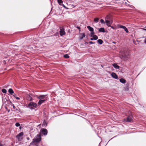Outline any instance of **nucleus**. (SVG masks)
I'll list each match as a JSON object with an SVG mask.
<instances>
[{"label": "nucleus", "instance_id": "f257e3e1", "mask_svg": "<svg viewBox=\"0 0 146 146\" xmlns=\"http://www.w3.org/2000/svg\"><path fill=\"white\" fill-rule=\"evenodd\" d=\"M41 140V137L40 135H37L30 143V145H33L34 143H39Z\"/></svg>", "mask_w": 146, "mask_h": 146}, {"label": "nucleus", "instance_id": "f03ea898", "mask_svg": "<svg viewBox=\"0 0 146 146\" xmlns=\"http://www.w3.org/2000/svg\"><path fill=\"white\" fill-rule=\"evenodd\" d=\"M36 97L37 98L40 99H46L47 100L48 97L47 95H41L39 96L36 95Z\"/></svg>", "mask_w": 146, "mask_h": 146}, {"label": "nucleus", "instance_id": "7ed1b4c3", "mask_svg": "<svg viewBox=\"0 0 146 146\" xmlns=\"http://www.w3.org/2000/svg\"><path fill=\"white\" fill-rule=\"evenodd\" d=\"M28 108L32 109H33V108L30 107H33L35 108H36L37 106V104L36 103L33 102H30L28 105Z\"/></svg>", "mask_w": 146, "mask_h": 146}, {"label": "nucleus", "instance_id": "20e7f679", "mask_svg": "<svg viewBox=\"0 0 146 146\" xmlns=\"http://www.w3.org/2000/svg\"><path fill=\"white\" fill-rule=\"evenodd\" d=\"M23 134V133L21 132L17 135L16 137L19 141H21L22 139Z\"/></svg>", "mask_w": 146, "mask_h": 146}, {"label": "nucleus", "instance_id": "39448f33", "mask_svg": "<svg viewBox=\"0 0 146 146\" xmlns=\"http://www.w3.org/2000/svg\"><path fill=\"white\" fill-rule=\"evenodd\" d=\"M125 121L127 122H130L132 121V116L131 115L128 116L126 118H125L124 119Z\"/></svg>", "mask_w": 146, "mask_h": 146}, {"label": "nucleus", "instance_id": "423d86ee", "mask_svg": "<svg viewBox=\"0 0 146 146\" xmlns=\"http://www.w3.org/2000/svg\"><path fill=\"white\" fill-rule=\"evenodd\" d=\"M60 34L61 36H62L65 34V32L64 31V29L63 27H60Z\"/></svg>", "mask_w": 146, "mask_h": 146}, {"label": "nucleus", "instance_id": "0eeeda50", "mask_svg": "<svg viewBox=\"0 0 146 146\" xmlns=\"http://www.w3.org/2000/svg\"><path fill=\"white\" fill-rule=\"evenodd\" d=\"M129 56L130 54L129 53L127 54L124 53L122 55V57L124 58L125 60H128L129 58Z\"/></svg>", "mask_w": 146, "mask_h": 146}, {"label": "nucleus", "instance_id": "6e6552de", "mask_svg": "<svg viewBox=\"0 0 146 146\" xmlns=\"http://www.w3.org/2000/svg\"><path fill=\"white\" fill-rule=\"evenodd\" d=\"M106 25L108 26H111V25L113 23V21L111 20H105Z\"/></svg>", "mask_w": 146, "mask_h": 146}, {"label": "nucleus", "instance_id": "1a4fd4ad", "mask_svg": "<svg viewBox=\"0 0 146 146\" xmlns=\"http://www.w3.org/2000/svg\"><path fill=\"white\" fill-rule=\"evenodd\" d=\"M40 131H41L42 134L44 135H46L48 133L47 129L44 128H42L40 130Z\"/></svg>", "mask_w": 146, "mask_h": 146}, {"label": "nucleus", "instance_id": "9d476101", "mask_svg": "<svg viewBox=\"0 0 146 146\" xmlns=\"http://www.w3.org/2000/svg\"><path fill=\"white\" fill-rule=\"evenodd\" d=\"M46 100V99H40L38 103V105H40L44 103Z\"/></svg>", "mask_w": 146, "mask_h": 146}, {"label": "nucleus", "instance_id": "9b49d317", "mask_svg": "<svg viewBox=\"0 0 146 146\" xmlns=\"http://www.w3.org/2000/svg\"><path fill=\"white\" fill-rule=\"evenodd\" d=\"M112 77L115 79H118V76L114 72H112L111 74Z\"/></svg>", "mask_w": 146, "mask_h": 146}, {"label": "nucleus", "instance_id": "f8f14e48", "mask_svg": "<svg viewBox=\"0 0 146 146\" xmlns=\"http://www.w3.org/2000/svg\"><path fill=\"white\" fill-rule=\"evenodd\" d=\"M85 33H81L80 34V35L79 36L80 39V40H82L83 38L85 37Z\"/></svg>", "mask_w": 146, "mask_h": 146}, {"label": "nucleus", "instance_id": "ddd939ff", "mask_svg": "<svg viewBox=\"0 0 146 146\" xmlns=\"http://www.w3.org/2000/svg\"><path fill=\"white\" fill-rule=\"evenodd\" d=\"M120 82L124 84L126 82V81L123 78H121L119 79Z\"/></svg>", "mask_w": 146, "mask_h": 146}, {"label": "nucleus", "instance_id": "4468645a", "mask_svg": "<svg viewBox=\"0 0 146 146\" xmlns=\"http://www.w3.org/2000/svg\"><path fill=\"white\" fill-rule=\"evenodd\" d=\"M87 28L91 32L94 31L93 28L90 27V26H87Z\"/></svg>", "mask_w": 146, "mask_h": 146}, {"label": "nucleus", "instance_id": "2eb2a0df", "mask_svg": "<svg viewBox=\"0 0 146 146\" xmlns=\"http://www.w3.org/2000/svg\"><path fill=\"white\" fill-rule=\"evenodd\" d=\"M99 31L100 32H105V31L104 28H101L99 29Z\"/></svg>", "mask_w": 146, "mask_h": 146}, {"label": "nucleus", "instance_id": "dca6fc26", "mask_svg": "<svg viewBox=\"0 0 146 146\" xmlns=\"http://www.w3.org/2000/svg\"><path fill=\"white\" fill-rule=\"evenodd\" d=\"M113 66L116 69H119V66L117 65V64L114 63L113 64Z\"/></svg>", "mask_w": 146, "mask_h": 146}, {"label": "nucleus", "instance_id": "f3484780", "mask_svg": "<svg viewBox=\"0 0 146 146\" xmlns=\"http://www.w3.org/2000/svg\"><path fill=\"white\" fill-rule=\"evenodd\" d=\"M8 92L11 94H12L14 93V91L11 88H10L8 90Z\"/></svg>", "mask_w": 146, "mask_h": 146}, {"label": "nucleus", "instance_id": "a211bd4d", "mask_svg": "<svg viewBox=\"0 0 146 146\" xmlns=\"http://www.w3.org/2000/svg\"><path fill=\"white\" fill-rule=\"evenodd\" d=\"M97 42L100 44H102L103 42L102 40L100 39L98 40H97Z\"/></svg>", "mask_w": 146, "mask_h": 146}, {"label": "nucleus", "instance_id": "6ab92c4d", "mask_svg": "<svg viewBox=\"0 0 146 146\" xmlns=\"http://www.w3.org/2000/svg\"><path fill=\"white\" fill-rule=\"evenodd\" d=\"M111 20L110 18V16H109L108 15H107L105 18V20Z\"/></svg>", "mask_w": 146, "mask_h": 146}, {"label": "nucleus", "instance_id": "aec40b11", "mask_svg": "<svg viewBox=\"0 0 146 146\" xmlns=\"http://www.w3.org/2000/svg\"><path fill=\"white\" fill-rule=\"evenodd\" d=\"M92 37L93 38H94V40H96L98 38V36L96 35H95L92 36Z\"/></svg>", "mask_w": 146, "mask_h": 146}, {"label": "nucleus", "instance_id": "412c9836", "mask_svg": "<svg viewBox=\"0 0 146 146\" xmlns=\"http://www.w3.org/2000/svg\"><path fill=\"white\" fill-rule=\"evenodd\" d=\"M57 1L58 4L60 5H61V4L63 3V1L62 0H58Z\"/></svg>", "mask_w": 146, "mask_h": 146}, {"label": "nucleus", "instance_id": "4be33fe9", "mask_svg": "<svg viewBox=\"0 0 146 146\" xmlns=\"http://www.w3.org/2000/svg\"><path fill=\"white\" fill-rule=\"evenodd\" d=\"M27 96H28L27 100H30V101L32 99V98L29 95H28Z\"/></svg>", "mask_w": 146, "mask_h": 146}, {"label": "nucleus", "instance_id": "5701e85b", "mask_svg": "<svg viewBox=\"0 0 146 146\" xmlns=\"http://www.w3.org/2000/svg\"><path fill=\"white\" fill-rule=\"evenodd\" d=\"M99 20V19L98 18H95L94 19V21L96 23H98V21Z\"/></svg>", "mask_w": 146, "mask_h": 146}, {"label": "nucleus", "instance_id": "b1692460", "mask_svg": "<svg viewBox=\"0 0 146 146\" xmlns=\"http://www.w3.org/2000/svg\"><path fill=\"white\" fill-rule=\"evenodd\" d=\"M64 56L65 58H68L69 57V56L68 54H66L64 55Z\"/></svg>", "mask_w": 146, "mask_h": 146}, {"label": "nucleus", "instance_id": "393cba45", "mask_svg": "<svg viewBox=\"0 0 146 146\" xmlns=\"http://www.w3.org/2000/svg\"><path fill=\"white\" fill-rule=\"evenodd\" d=\"M2 91L3 93H6L7 92V90L5 89H3L2 90Z\"/></svg>", "mask_w": 146, "mask_h": 146}, {"label": "nucleus", "instance_id": "a878e982", "mask_svg": "<svg viewBox=\"0 0 146 146\" xmlns=\"http://www.w3.org/2000/svg\"><path fill=\"white\" fill-rule=\"evenodd\" d=\"M94 31H91V32L90 33L91 36H92L94 35Z\"/></svg>", "mask_w": 146, "mask_h": 146}, {"label": "nucleus", "instance_id": "bb28decb", "mask_svg": "<svg viewBox=\"0 0 146 146\" xmlns=\"http://www.w3.org/2000/svg\"><path fill=\"white\" fill-rule=\"evenodd\" d=\"M124 29L126 33H128V32H129L128 30L126 27Z\"/></svg>", "mask_w": 146, "mask_h": 146}, {"label": "nucleus", "instance_id": "cd10ccee", "mask_svg": "<svg viewBox=\"0 0 146 146\" xmlns=\"http://www.w3.org/2000/svg\"><path fill=\"white\" fill-rule=\"evenodd\" d=\"M125 26H123V25H121L119 26V27L120 28H122V29H124L125 28Z\"/></svg>", "mask_w": 146, "mask_h": 146}, {"label": "nucleus", "instance_id": "c85d7f7f", "mask_svg": "<svg viewBox=\"0 0 146 146\" xmlns=\"http://www.w3.org/2000/svg\"><path fill=\"white\" fill-rule=\"evenodd\" d=\"M125 26H123V25H121L119 26V27L120 28H122V29H124L125 28Z\"/></svg>", "mask_w": 146, "mask_h": 146}, {"label": "nucleus", "instance_id": "c756f323", "mask_svg": "<svg viewBox=\"0 0 146 146\" xmlns=\"http://www.w3.org/2000/svg\"><path fill=\"white\" fill-rule=\"evenodd\" d=\"M15 126L17 127L19 126L20 125V124L19 123H15Z\"/></svg>", "mask_w": 146, "mask_h": 146}, {"label": "nucleus", "instance_id": "7c9ffc66", "mask_svg": "<svg viewBox=\"0 0 146 146\" xmlns=\"http://www.w3.org/2000/svg\"><path fill=\"white\" fill-rule=\"evenodd\" d=\"M100 22L102 24L104 23H105L104 20L102 19L100 20Z\"/></svg>", "mask_w": 146, "mask_h": 146}, {"label": "nucleus", "instance_id": "2f4dec72", "mask_svg": "<svg viewBox=\"0 0 146 146\" xmlns=\"http://www.w3.org/2000/svg\"><path fill=\"white\" fill-rule=\"evenodd\" d=\"M90 44H94L95 43V42H93L92 41H90L89 42Z\"/></svg>", "mask_w": 146, "mask_h": 146}, {"label": "nucleus", "instance_id": "473e14b6", "mask_svg": "<svg viewBox=\"0 0 146 146\" xmlns=\"http://www.w3.org/2000/svg\"><path fill=\"white\" fill-rule=\"evenodd\" d=\"M15 98L17 99V100H20V98L18 97H16V96H15Z\"/></svg>", "mask_w": 146, "mask_h": 146}, {"label": "nucleus", "instance_id": "72a5a7b5", "mask_svg": "<svg viewBox=\"0 0 146 146\" xmlns=\"http://www.w3.org/2000/svg\"><path fill=\"white\" fill-rule=\"evenodd\" d=\"M1 141H0V146H3V145L1 143Z\"/></svg>", "mask_w": 146, "mask_h": 146}, {"label": "nucleus", "instance_id": "f704fd0d", "mask_svg": "<svg viewBox=\"0 0 146 146\" xmlns=\"http://www.w3.org/2000/svg\"><path fill=\"white\" fill-rule=\"evenodd\" d=\"M109 27H111V28L113 29H115V28L113 27L112 26H111H111H109Z\"/></svg>", "mask_w": 146, "mask_h": 146}, {"label": "nucleus", "instance_id": "c9c22d12", "mask_svg": "<svg viewBox=\"0 0 146 146\" xmlns=\"http://www.w3.org/2000/svg\"><path fill=\"white\" fill-rule=\"evenodd\" d=\"M77 29H79V31H80V28L79 27H78V26H77L76 27Z\"/></svg>", "mask_w": 146, "mask_h": 146}, {"label": "nucleus", "instance_id": "e433bc0d", "mask_svg": "<svg viewBox=\"0 0 146 146\" xmlns=\"http://www.w3.org/2000/svg\"><path fill=\"white\" fill-rule=\"evenodd\" d=\"M61 5H62L65 8H66V7L63 4H62Z\"/></svg>", "mask_w": 146, "mask_h": 146}, {"label": "nucleus", "instance_id": "4c0bfd02", "mask_svg": "<svg viewBox=\"0 0 146 146\" xmlns=\"http://www.w3.org/2000/svg\"><path fill=\"white\" fill-rule=\"evenodd\" d=\"M90 40H94V39L93 38V37L92 38H91L90 39Z\"/></svg>", "mask_w": 146, "mask_h": 146}, {"label": "nucleus", "instance_id": "58836bf2", "mask_svg": "<svg viewBox=\"0 0 146 146\" xmlns=\"http://www.w3.org/2000/svg\"><path fill=\"white\" fill-rule=\"evenodd\" d=\"M27 139L28 140H29V139H30V138H29V137H27Z\"/></svg>", "mask_w": 146, "mask_h": 146}, {"label": "nucleus", "instance_id": "ea45409f", "mask_svg": "<svg viewBox=\"0 0 146 146\" xmlns=\"http://www.w3.org/2000/svg\"><path fill=\"white\" fill-rule=\"evenodd\" d=\"M113 44H116V42H113Z\"/></svg>", "mask_w": 146, "mask_h": 146}, {"label": "nucleus", "instance_id": "a19ab883", "mask_svg": "<svg viewBox=\"0 0 146 146\" xmlns=\"http://www.w3.org/2000/svg\"><path fill=\"white\" fill-rule=\"evenodd\" d=\"M13 107L14 109H15V106L14 105H13Z\"/></svg>", "mask_w": 146, "mask_h": 146}, {"label": "nucleus", "instance_id": "79ce46f5", "mask_svg": "<svg viewBox=\"0 0 146 146\" xmlns=\"http://www.w3.org/2000/svg\"><path fill=\"white\" fill-rule=\"evenodd\" d=\"M36 146H38V145L37 144H35Z\"/></svg>", "mask_w": 146, "mask_h": 146}, {"label": "nucleus", "instance_id": "37998d69", "mask_svg": "<svg viewBox=\"0 0 146 146\" xmlns=\"http://www.w3.org/2000/svg\"><path fill=\"white\" fill-rule=\"evenodd\" d=\"M16 95V94H15L14 95H13V96H14V97H15V95Z\"/></svg>", "mask_w": 146, "mask_h": 146}, {"label": "nucleus", "instance_id": "c03bdc74", "mask_svg": "<svg viewBox=\"0 0 146 146\" xmlns=\"http://www.w3.org/2000/svg\"><path fill=\"white\" fill-rule=\"evenodd\" d=\"M143 30L146 31V29H143Z\"/></svg>", "mask_w": 146, "mask_h": 146}]
</instances>
